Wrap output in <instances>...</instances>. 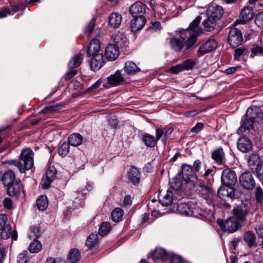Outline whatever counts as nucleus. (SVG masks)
Returning a JSON list of instances; mask_svg holds the SVG:
<instances>
[{
  "mask_svg": "<svg viewBox=\"0 0 263 263\" xmlns=\"http://www.w3.org/2000/svg\"><path fill=\"white\" fill-rule=\"evenodd\" d=\"M217 222L222 230L224 232H234L241 227L239 222L233 217L227 219L224 222L218 219Z\"/></svg>",
  "mask_w": 263,
  "mask_h": 263,
  "instance_id": "6e6552de",
  "label": "nucleus"
},
{
  "mask_svg": "<svg viewBox=\"0 0 263 263\" xmlns=\"http://www.w3.org/2000/svg\"><path fill=\"white\" fill-rule=\"evenodd\" d=\"M11 127V125H9L5 128L0 129V143H2L3 140L8 135Z\"/></svg>",
  "mask_w": 263,
  "mask_h": 263,
  "instance_id": "603ef678",
  "label": "nucleus"
},
{
  "mask_svg": "<svg viewBox=\"0 0 263 263\" xmlns=\"http://www.w3.org/2000/svg\"><path fill=\"white\" fill-rule=\"evenodd\" d=\"M7 216L6 214H0V231H2L1 237L6 239L9 238L11 232L10 223H7Z\"/></svg>",
  "mask_w": 263,
  "mask_h": 263,
  "instance_id": "4468645a",
  "label": "nucleus"
},
{
  "mask_svg": "<svg viewBox=\"0 0 263 263\" xmlns=\"http://www.w3.org/2000/svg\"><path fill=\"white\" fill-rule=\"evenodd\" d=\"M174 194L172 191L168 190L165 195L160 199L161 203L164 205L171 204L173 202Z\"/></svg>",
  "mask_w": 263,
  "mask_h": 263,
  "instance_id": "37998d69",
  "label": "nucleus"
},
{
  "mask_svg": "<svg viewBox=\"0 0 263 263\" xmlns=\"http://www.w3.org/2000/svg\"><path fill=\"white\" fill-rule=\"evenodd\" d=\"M195 65V62L191 59L186 60L182 63H181V65L182 68H183V70H191L193 69Z\"/></svg>",
  "mask_w": 263,
  "mask_h": 263,
  "instance_id": "3c124183",
  "label": "nucleus"
},
{
  "mask_svg": "<svg viewBox=\"0 0 263 263\" xmlns=\"http://www.w3.org/2000/svg\"><path fill=\"white\" fill-rule=\"evenodd\" d=\"M217 47V41L213 39H210L204 42L199 48L197 54L198 57L202 56L205 53L215 50Z\"/></svg>",
  "mask_w": 263,
  "mask_h": 263,
  "instance_id": "9b49d317",
  "label": "nucleus"
},
{
  "mask_svg": "<svg viewBox=\"0 0 263 263\" xmlns=\"http://www.w3.org/2000/svg\"><path fill=\"white\" fill-rule=\"evenodd\" d=\"M257 209L256 206L253 205L250 200H245L234 208L233 211L236 218L243 222L249 214H253Z\"/></svg>",
  "mask_w": 263,
  "mask_h": 263,
  "instance_id": "7ed1b4c3",
  "label": "nucleus"
},
{
  "mask_svg": "<svg viewBox=\"0 0 263 263\" xmlns=\"http://www.w3.org/2000/svg\"><path fill=\"white\" fill-rule=\"evenodd\" d=\"M36 206L40 211H44L48 206L47 197L45 195H42L36 200Z\"/></svg>",
  "mask_w": 263,
  "mask_h": 263,
  "instance_id": "c9c22d12",
  "label": "nucleus"
},
{
  "mask_svg": "<svg viewBox=\"0 0 263 263\" xmlns=\"http://www.w3.org/2000/svg\"><path fill=\"white\" fill-rule=\"evenodd\" d=\"M128 176L129 179L134 185L138 184L140 182V173L136 167L134 166L130 167Z\"/></svg>",
  "mask_w": 263,
  "mask_h": 263,
  "instance_id": "c85d7f7f",
  "label": "nucleus"
},
{
  "mask_svg": "<svg viewBox=\"0 0 263 263\" xmlns=\"http://www.w3.org/2000/svg\"><path fill=\"white\" fill-rule=\"evenodd\" d=\"M81 258L80 253L76 249H72L68 255V260L71 263H74L79 260Z\"/></svg>",
  "mask_w": 263,
  "mask_h": 263,
  "instance_id": "4c0bfd02",
  "label": "nucleus"
},
{
  "mask_svg": "<svg viewBox=\"0 0 263 263\" xmlns=\"http://www.w3.org/2000/svg\"><path fill=\"white\" fill-rule=\"evenodd\" d=\"M178 211L181 214L186 216H196L195 209L191 207L189 203H180L178 205Z\"/></svg>",
  "mask_w": 263,
  "mask_h": 263,
  "instance_id": "393cba45",
  "label": "nucleus"
},
{
  "mask_svg": "<svg viewBox=\"0 0 263 263\" xmlns=\"http://www.w3.org/2000/svg\"><path fill=\"white\" fill-rule=\"evenodd\" d=\"M57 170L54 166H49L46 171V178L49 181H53L56 177Z\"/></svg>",
  "mask_w": 263,
  "mask_h": 263,
  "instance_id": "49530a36",
  "label": "nucleus"
},
{
  "mask_svg": "<svg viewBox=\"0 0 263 263\" xmlns=\"http://www.w3.org/2000/svg\"><path fill=\"white\" fill-rule=\"evenodd\" d=\"M124 212L120 208H115L111 213V219L115 222H119L122 219Z\"/></svg>",
  "mask_w": 263,
  "mask_h": 263,
  "instance_id": "ea45409f",
  "label": "nucleus"
},
{
  "mask_svg": "<svg viewBox=\"0 0 263 263\" xmlns=\"http://www.w3.org/2000/svg\"><path fill=\"white\" fill-rule=\"evenodd\" d=\"M111 226L109 222H103L100 226L99 234L102 236L106 235L111 230Z\"/></svg>",
  "mask_w": 263,
  "mask_h": 263,
  "instance_id": "a19ab883",
  "label": "nucleus"
},
{
  "mask_svg": "<svg viewBox=\"0 0 263 263\" xmlns=\"http://www.w3.org/2000/svg\"><path fill=\"white\" fill-rule=\"evenodd\" d=\"M42 248L41 242L37 239H34L29 246L28 250L31 253H36L40 252Z\"/></svg>",
  "mask_w": 263,
  "mask_h": 263,
  "instance_id": "e433bc0d",
  "label": "nucleus"
},
{
  "mask_svg": "<svg viewBox=\"0 0 263 263\" xmlns=\"http://www.w3.org/2000/svg\"><path fill=\"white\" fill-rule=\"evenodd\" d=\"M124 70L128 75H134L140 71V69L136 64L131 61L125 63Z\"/></svg>",
  "mask_w": 263,
  "mask_h": 263,
  "instance_id": "7c9ffc66",
  "label": "nucleus"
},
{
  "mask_svg": "<svg viewBox=\"0 0 263 263\" xmlns=\"http://www.w3.org/2000/svg\"><path fill=\"white\" fill-rule=\"evenodd\" d=\"M134 19L131 22L130 27L134 32L141 30L146 23V20L144 16L134 17Z\"/></svg>",
  "mask_w": 263,
  "mask_h": 263,
  "instance_id": "a878e982",
  "label": "nucleus"
},
{
  "mask_svg": "<svg viewBox=\"0 0 263 263\" xmlns=\"http://www.w3.org/2000/svg\"><path fill=\"white\" fill-rule=\"evenodd\" d=\"M149 29L153 31L160 30L161 29V24L159 22L152 23Z\"/></svg>",
  "mask_w": 263,
  "mask_h": 263,
  "instance_id": "0e129e2a",
  "label": "nucleus"
},
{
  "mask_svg": "<svg viewBox=\"0 0 263 263\" xmlns=\"http://www.w3.org/2000/svg\"><path fill=\"white\" fill-rule=\"evenodd\" d=\"M254 195L257 202L260 203L263 202V190L260 186H259L256 187Z\"/></svg>",
  "mask_w": 263,
  "mask_h": 263,
  "instance_id": "09e8293b",
  "label": "nucleus"
},
{
  "mask_svg": "<svg viewBox=\"0 0 263 263\" xmlns=\"http://www.w3.org/2000/svg\"><path fill=\"white\" fill-rule=\"evenodd\" d=\"M201 166V162L199 160H196L194 161L192 167L193 168L194 171L195 172H199Z\"/></svg>",
  "mask_w": 263,
  "mask_h": 263,
  "instance_id": "338daca9",
  "label": "nucleus"
},
{
  "mask_svg": "<svg viewBox=\"0 0 263 263\" xmlns=\"http://www.w3.org/2000/svg\"><path fill=\"white\" fill-rule=\"evenodd\" d=\"M251 58H254L255 56L259 54L263 55V46H260L259 45L254 46L251 49Z\"/></svg>",
  "mask_w": 263,
  "mask_h": 263,
  "instance_id": "8fccbe9b",
  "label": "nucleus"
},
{
  "mask_svg": "<svg viewBox=\"0 0 263 263\" xmlns=\"http://www.w3.org/2000/svg\"><path fill=\"white\" fill-rule=\"evenodd\" d=\"M20 159L23 162L24 167L17 161H13L12 164L16 166L21 173H24L25 170L32 168L33 165V153L31 149H23L20 154Z\"/></svg>",
  "mask_w": 263,
  "mask_h": 263,
  "instance_id": "39448f33",
  "label": "nucleus"
},
{
  "mask_svg": "<svg viewBox=\"0 0 263 263\" xmlns=\"http://www.w3.org/2000/svg\"><path fill=\"white\" fill-rule=\"evenodd\" d=\"M255 231L257 235L260 238H263V222L257 225L255 228Z\"/></svg>",
  "mask_w": 263,
  "mask_h": 263,
  "instance_id": "e2e57ef3",
  "label": "nucleus"
},
{
  "mask_svg": "<svg viewBox=\"0 0 263 263\" xmlns=\"http://www.w3.org/2000/svg\"><path fill=\"white\" fill-rule=\"evenodd\" d=\"M212 158L218 164H222L224 159V153L222 149H216L212 154Z\"/></svg>",
  "mask_w": 263,
  "mask_h": 263,
  "instance_id": "72a5a7b5",
  "label": "nucleus"
},
{
  "mask_svg": "<svg viewBox=\"0 0 263 263\" xmlns=\"http://www.w3.org/2000/svg\"><path fill=\"white\" fill-rule=\"evenodd\" d=\"M83 59V55L78 53L73 57L68 63L69 69H74L78 67L82 63Z\"/></svg>",
  "mask_w": 263,
  "mask_h": 263,
  "instance_id": "473e14b6",
  "label": "nucleus"
},
{
  "mask_svg": "<svg viewBox=\"0 0 263 263\" xmlns=\"http://www.w3.org/2000/svg\"><path fill=\"white\" fill-rule=\"evenodd\" d=\"M7 193L10 196L20 195L22 194L24 195L23 187L20 180L7 185Z\"/></svg>",
  "mask_w": 263,
  "mask_h": 263,
  "instance_id": "f3484780",
  "label": "nucleus"
},
{
  "mask_svg": "<svg viewBox=\"0 0 263 263\" xmlns=\"http://www.w3.org/2000/svg\"><path fill=\"white\" fill-rule=\"evenodd\" d=\"M28 260V252L26 251L20 253L17 256V262L18 263H26Z\"/></svg>",
  "mask_w": 263,
  "mask_h": 263,
  "instance_id": "5fc2aeb1",
  "label": "nucleus"
},
{
  "mask_svg": "<svg viewBox=\"0 0 263 263\" xmlns=\"http://www.w3.org/2000/svg\"><path fill=\"white\" fill-rule=\"evenodd\" d=\"M129 12L133 17L143 16L145 5L140 2H135L130 7Z\"/></svg>",
  "mask_w": 263,
  "mask_h": 263,
  "instance_id": "4be33fe9",
  "label": "nucleus"
},
{
  "mask_svg": "<svg viewBox=\"0 0 263 263\" xmlns=\"http://www.w3.org/2000/svg\"><path fill=\"white\" fill-rule=\"evenodd\" d=\"M98 242V236L97 234L91 233L87 238L86 242V246L91 248L97 246Z\"/></svg>",
  "mask_w": 263,
  "mask_h": 263,
  "instance_id": "79ce46f5",
  "label": "nucleus"
},
{
  "mask_svg": "<svg viewBox=\"0 0 263 263\" xmlns=\"http://www.w3.org/2000/svg\"><path fill=\"white\" fill-rule=\"evenodd\" d=\"M125 81L124 77L120 70H117L114 74L107 78V83L103 84V87L108 88L109 86H116L120 85Z\"/></svg>",
  "mask_w": 263,
  "mask_h": 263,
  "instance_id": "f8f14e48",
  "label": "nucleus"
},
{
  "mask_svg": "<svg viewBox=\"0 0 263 263\" xmlns=\"http://www.w3.org/2000/svg\"><path fill=\"white\" fill-rule=\"evenodd\" d=\"M155 137L147 133H145L142 135V140L146 146L151 148L155 146H160V143L159 142L161 141L162 135L160 132L157 129L156 127H155Z\"/></svg>",
  "mask_w": 263,
  "mask_h": 263,
  "instance_id": "0eeeda50",
  "label": "nucleus"
},
{
  "mask_svg": "<svg viewBox=\"0 0 263 263\" xmlns=\"http://www.w3.org/2000/svg\"><path fill=\"white\" fill-rule=\"evenodd\" d=\"M228 41L233 48H235L242 45L243 39L240 30L235 28L231 29Z\"/></svg>",
  "mask_w": 263,
  "mask_h": 263,
  "instance_id": "423d86ee",
  "label": "nucleus"
},
{
  "mask_svg": "<svg viewBox=\"0 0 263 263\" xmlns=\"http://www.w3.org/2000/svg\"><path fill=\"white\" fill-rule=\"evenodd\" d=\"M113 40L115 45L118 47L124 48L126 46L127 38L125 34L121 32H118L113 36Z\"/></svg>",
  "mask_w": 263,
  "mask_h": 263,
  "instance_id": "bb28decb",
  "label": "nucleus"
},
{
  "mask_svg": "<svg viewBox=\"0 0 263 263\" xmlns=\"http://www.w3.org/2000/svg\"><path fill=\"white\" fill-rule=\"evenodd\" d=\"M223 15L221 7L217 6L210 8L207 10L208 17L203 23V26L207 31H211L214 29L217 20H219Z\"/></svg>",
  "mask_w": 263,
  "mask_h": 263,
  "instance_id": "20e7f679",
  "label": "nucleus"
},
{
  "mask_svg": "<svg viewBox=\"0 0 263 263\" xmlns=\"http://www.w3.org/2000/svg\"><path fill=\"white\" fill-rule=\"evenodd\" d=\"M122 22L121 15L118 13H112L109 17V25L114 28H118Z\"/></svg>",
  "mask_w": 263,
  "mask_h": 263,
  "instance_id": "c756f323",
  "label": "nucleus"
},
{
  "mask_svg": "<svg viewBox=\"0 0 263 263\" xmlns=\"http://www.w3.org/2000/svg\"><path fill=\"white\" fill-rule=\"evenodd\" d=\"M41 235V233L39 228L33 227L31 228L30 233L29 234V237L30 239H37V238H39Z\"/></svg>",
  "mask_w": 263,
  "mask_h": 263,
  "instance_id": "de8ad7c7",
  "label": "nucleus"
},
{
  "mask_svg": "<svg viewBox=\"0 0 263 263\" xmlns=\"http://www.w3.org/2000/svg\"><path fill=\"white\" fill-rule=\"evenodd\" d=\"M203 126L204 125L202 123L198 122L191 128V132L193 133H198L203 129Z\"/></svg>",
  "mask_w": 263,
  "mask_h": 263,
  "instance_id": "680f3d73",
  "label": "nucleus"
},
{
  "mask_svg": "<svg viewBox=\"0 0 263 263\" xmlns=\"http://www.w3.org/2000/svg\"><path fill=\"white\" fill-rule=\"evenodd\" d=\"M221 183L225 186L234 185L236 182V175L235 173L230 169L223 171L221 175Z\"/></svg>",
  "mask_w": 263,
  "mask_h": 263,
  "instance_id": "ddd939ff",
  "label": "nucleus"
},
{
  "mask_svg": "<svg viewBox=\"0 0 263 263\" xmlns=\"http://www.w3.org/2000/svg\"><path fill=\"white\" fill-rule=\"evenodd\" d=\"M101 49V44L99 40L97 39H92L88 46L87 54V55H91L96 54H100Z\"/></svg>",
  "mask_w": 263,
  "mask_h": 263,
  "instance_id": "b1692460",
  "label": "nucleus"
},
{
  "mask_svg": "<svg viewBox=\"0 0 263 263\" xmlns=\"http://www.w3.org/2000/svg\"><path fill=\"white\" fill-rule=\"evenodd\" d=\"M256 25L260 28H263V11L259 13L255 18Z\"/></svg>",
  "mask_w": 263,
  "mask_h": 263,
  "instance_id": "6e6d98bb",
  "label": "nucleus"
},
{
  "mask_svg": "<svg viewBox=\"0 0 263 263\" xmlns=\"http://www.w3.org/2000/svg\"><path fill=\"white\" fill-rule=\"evenodd\" d=\"M237 144V148H251L252 146L251 141L246 137L240 138Z\"/></svg>",
  "mask_w": 263,
  "mask_h": 263,
  "instance_id": "a18cd8bd",
  "label": "nucleus"
},
{
  "mask_svg": "<svg viewBox=\"0 0 263 263\" xmlns=\"http://www.w3.org/2000/svg\"><path fill=\"white\" fill-rule=\"evenodd\" d=\"M199 185L201 188V191L203 192V194H204L206 196L211 194V189L205 184L203 180H199Z\"/></svg>",
  "mask_w": 263,
  "mask_h": 263,
  "instance_id": "4d7b16f0",
  "label": "nucleus"
},
{
  "mask_svg": "<svg viewBox=\"0 0 263 263\" xmlns=\"http://www.w3.org/2000/svg\"><path fill=\"white\" fill-rule=\"evenodd\" d=\"M248 48L246 46H242L235 48L234 51V58L235 60L239 61L240 57L242 55H246L248 53Z\"/></svg>",
  "mask_w": 263,
  "mask_h": 263,
  "instance_id": "f704fd0d",
  "label": "nucleus"
},
{
  "mask_svg": "<svg viewBox=\"0 0 263 263\" xmlns=\"http://www.w3.org/2000/svg\"><path fill=\"white\" fill-rule=\"evenodd\" d=\"M46 263H65V261L59 258L48 257L46 259Z\"/></svg>",
  "mask_w": 263,
  "mask_h": 263,
  "instance_id": "774afa93",
  "label": "nucleus"
},
{
  "mask_svg": "<svg viewBox=\"0 0 263 263\" xmlns=\"http://www.w3.org/2000/svg\"><path fill=\"white\" fill-rule=\"evenodd\" d=\"M243 240L249 248L256 246V237L252 231H248L244 233Z\"/></svg>",
  "mask_w": 263,
  "mask_h": 263,
  "instance_id": "cd10ccee",
  "label": "nucleus"
},
{
  "mask_svg": "<svg viewBox=\"0 0 263 263\" xmlns=\"http://www.w3.org/2000/svg\"><path fill=\"white\" fill-rule=\"evenodd\" d=\"M219 197L222 200H229L235 199V191L233 187L230 186L221 187L218 191Z\"/></svg>",
  "mask_w": 263,
  "mask_h": 263,
  "instance_id": "a211bd4d",
  "label": "nucleus"
},
{
  "mask_svg": "<svg viewBox=\"0 0 263 263\" xmlns=\"http://www.w3.org/2000/svg\"><path fill=\"white\" fill-rule=\"evenodd\" d=\"M263 117V113L261 108L256 106L250 107L246 112V118L243 120L237 132L239 134L247 133L253 129V124L259 122Z\"/></svg>",
  "mask_w": 263,
  "mask_h": 263,
  "instance_id": "f03ea898",
  "label": "nucleus"
},
{
  "mask_svg": "<svg viewBox=\"0 0 263 263\" xmlns=\"http://www.w3.org/2000/svg\"><path fill=\"white\" fill-rule=\"evenodd\" d=\"M240 185L245 189L252 190L256 183L253 176L248 172L243 173L239 177Z\"/></svg>",
  "mask_w": 263,
  "mask_h": 263,
  "instance_id": "9d476101",
  "label": "nucleus"
},
{
  "mask_svg": "<svg viewBox=\"0 0 263 263\" xmlns=\"http://www.w3.org/2000/svg\"><path fill=\"white\" fill-rule=\"evenodd\" d=\"M170 185L171 189L175 192L179 191L182 187V182L179 178H173L170 182Z\"/></svg>",
  "mask_w": 263,
  "mask_h": 263,
  "instance_id": "c03bdc74",
  "label": "nucleus"
},
{
  "mask_svg": "<svg viewBox=\"0 0 263 263\" xmlns=\"http://www.w3.org/2000/svg\"><path fill=\"white\" fill-rule=\"evenodd\" d=\"M78 72V70L74 69H69V71H68L65 75V79L66 81H69Z\"/></svg>",
  "mask_w": 263,
  "mask_h": 263,
  "instance_id": "052dcab7",
  "label": "nucleus"
},
{
  "mask_svg": "<svg viewBox=\"0 0 263 263\" xmlns=\"http://www.w3.org/2000/svg\"><path fill=\"white\" fill-rule=\"evenodd\" d=\"M92 57L90 61V67L93 71L99 70L104 65L105 60L103 53L89 55Z\"/></svg>",
  "mask_w": 263,
  "mask_h": 263,
  "instance_id": "aec40b11",
  "label": "nucleus"
},
{
  "mask_svg": "<svg viewBox=\"0 0 263 263\" xmlns=\"http://www.w3.org/2000/svg\"><path fill=\"white\" fill-rule=\"evenodd\" d=\"M157 129L160 132L162 136L161 138V141H160V147H165L167 145L168 139H170L171 136L174 130V128L172 127H169L168 128H163L161 126H157Z\"/></svg>",
  "mask_w": 263,
  "mask_h": 263,
  "instance_id": "2eb2a0df",
  "label": "nucleus"
},
{
  "mask_svg": "<svg viewBox=\"0 0 263 263\" xmlns=\"http://www.w3.org/2000/svg\"><path fill=\"white\" fill-rule=\"evenodd\" d=\"M248 166L250 170L254 173H260V171L262 167V161L258 154H253L249 156L248 158Z\"/></svg>",
  "mask_w": 263,
  "mask_h": 263,
  "instance_id": "1a4fd4ad",
  "label": "nucleus"
},
{
  "mask_svg": "<svg viewBox=\"0 0 263 263\" xmlns=\"http://www.w3.org/2000/svg\"><path fill=\"white\" fill-rule=\"evenodd\" d=\"M168 71L172 73L176 74L180 71H183V68L182 67L181 64H179L170 67Z\"/></svg>",
  "mask_w": 263,
  "mask_h": 263,
  "instance_id": "13d9d810",
  "label": "nucleus"
},
{
  "mask_svg": "<svg viewBox=\"0 0 263 263\" xmlns=\"http://www.w3.org/2000/svg\"><path fill=\"white\" fill-rule=\"evenodd\" d=\"M119 48L115 44L108 45L105 50V55L108 60L114 61L119 55Z\"/></svg>",
  "mask_w": 263,
  "mask_h": 263,
  "instance_id": "5701e85b",
  "label": "nucleus"
},
{
  "mask_svg": "<svg viewBox=\"0 0 263 263\" xmlns=\"http://www.w3.org/2000/svg\"><path fill=\"white\" fill-rule=\"evenodd\" d=\"M3 204L4 208L8 210H11L13 208V202L9 198H6L3 201Z\"/></svg>",
  "mask_w": 263,
  "mask_h": 263,
  "instance_id": "bf43d9fd",
  "label": "nucleus"
},
{
  "mask_svg": "<svg viewBox=\"0 0 263 263\" xmlns=\"http://www.w3.org/2000/svg\"><path fill=\"white\" fill-rule=\"evenodd\" d=\"M253 16L254 13L253 10L248 7H245L240 12L239 19L237 20L234 24H245L246 22L253 18Z\"/></svg>",
  "mask_w": 263,
  "mask_h": 263,
  "instance_id": "6ab92c4d",
  "label": "nucleus"
},
{
  "mask_svg": "<svg viewBox=\"0 0 263 263\" xmlns=\"http://www.w3.org/2000/svg\"><path fill=\"white\" fill-rule=\"evenodd\" d=\"M171 263H183L182 258L177 255H173L171 258Z\"/></svg>",
  "mask_w": 263,
  "mask_h": 263,
  "instance_id": "69168bd1",
  "label": "nucleus"
},
{
  "mask_svg": "<svg viewBox=\"0 0 263 263\" xmlns=\"http://www.w3.org/2000/svg\"><path fill=\"white\" fill-rule=\"evenodd\" d=\"M152 258L153 259H162L165 258L166 256V251L162 248H156L154 251L152 253Z\"/></svg>",
  "mask_w": 263,
  "mask_h": 263,
  "instance_id": "58836bf2",
  "label": "nucleus"
},
{
  "mask_svg": "<svg viewBox=\"0 0 263 263\" xmlns=\"http://www.w3.org/2000/svg\"><path fill=\"white\" fill-rule=\"evenodd\" d=\"M201 20L200 16H198L186 29H179L180 38L170 39V43L172 48L176 51H180L186 44V49L193 48L197 40V36L201 34L203 30L199 26Z\"/></svg>",
  "mask_w": 263,
  "mask_h": 263,
  "instance_id": "f257e3e1",
  "label": "nucleus"
},
{
  "mask_svg": "<svg viewBox=\"0 0 263 263\" xmlns=\"http://www.w3.org/2000/svg\"><path fill=\"white\" fill-rule=\"evenodd\" d=\"M83 137L78 133H74L70 135L68 138V144L63 142L61 145L62 148H66L69 145L72 146L76 147L79 146L82 142Z\"/></svg>",
  "mask_w": 263,
  "mask_h": 263,
  "instance_id": "412c9836",
  "label": "nucleus"
},
{
  "mask_svg": "<svg viewBox=\"0 0 263 263\" xmlns=\"http://www.w3.org/2000/svg\"><path fill=\"white\" fill-rule=\"evenodd\" d=\"M95 18H92L87 25L85 28V33L87 36H89L93 30L95 26Z\"/></svg>",
  "mask_w": 263,
  "mask_h": 263,
  "instance_id": "864d4df0",
  "label": "nucleus"
},
{
  "mask_svg": "<svg viewBox=\"0 0 263 263\" xmlns=\"http://www.w3.org/2000/svg\"><path fill=\"white\" fill-rule=\"evenodd\" d=\"M14 173L11 170L5 172L2 176V181L3 184L7 186L15 181Z\"/></svg>",
  "mask_w": 263,
  "mask_h": 263,
  "instance_id": "2f4dec72",
  "label": "nucleus"
},
{
  "mask_svg": "<svg viewBox=\"0 0 263 263\" xmlns=\"http://www.w3.org/2000/svg\"><path fill=\"white\" fill-rule=\"evenodd\" d=\"M182 173L183 178L186 181L195 182L198 177L193 170L192 166L184 164L182 166Z\"/></svg>",
  "mask_w": 263,
  "mask_h": 263,
  "instance_id": "dca6fc26",
  "label": "nucleus"
}]
</instances>
